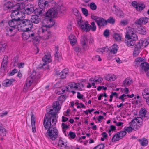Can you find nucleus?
I'll return each instance as SVG.
<instances>
[{"instance_id": "f257e3e1", "label": "nucleus", "mask_w": 149, "mask_h": 149, "mask_svg": "<svg viewBox=\"0 0 149 149\" xmlns=\"http://www.w3.org/2000/svg\"><path fill=\"white\" fill-rule=\"evenodd\" d=\"M56 122L54 124L52 122L43 121V125L46 130H47V136L52 140L56 139L58 135V131L56 128L54 127L56 124Z\"/></svg>"}, {"instance_id": "f03ea898", "label": "nucleus", "mask_w": 149, "mask_h": 149, "mask_svg": "<svg viewBox=\"0 0 149 149\" xmlns=\"http://www.w3.org/2000/svg\"><path fill=\"white\" fill-rule=\"evenodd\" d=\"M59 111L55 109L52 108L47 110V114H46L44 119V121L52 122L54 124L56 122L58 118L57 114Z\"/></svg>"}, {"instance_id": "7ed1b4c3", "label": "nucleus", "mask_w": 149, "mask_h": 149, "mask_svg": "<svg viewBox=\"0 0 149 149\" xmlns=\"http://www.w3.org/2000/svg\"><path fill=\"white\" fill-rule=\"evenodd\" d=\"M65 8L62 6H56L54 8L49 10L46 13V19L47 17H55L58 14H60L65 10Z\"/></svg>"}, {"instance_id": "20e7f679", "label": "nucleus", "mask_w": 149, "mask_h": 149, "mask_svg": "<svg viewBox=\"0 0 149 149\" xmlns=\"http://www.w3.org/2000/svg\"><path fill=\"white\" fill-rule=\"evenodd\" d=\"M20 23L18 27V30L22 31L29 30L32 26V22L28 19L19 20Z\"/></svg>"}, {"instance_id": "39448f33", "label": "nucleus", "mask_w": 149, "mask_h": 149, "mask_svg": "<svg viewBox=\"0 0 149 149\" xmlns=\"http://www.w3.org/2000/svg\"><path fill=\"white\" fill-rule=\"evenodd\" d=\"M77 24L79 28L82 31L88 32L91 29L93 31V27L88 23L87 21L83 20L81 18L77 20Z\"/></svg>"}, {"instance_id": "423d86ee", "label": "nucleus", "mask_w": 149, "mask_h": 149, "mask_svg": "<svg viewBox=\"0 0 149 149\" xmlns=\"http://www.w3.org/2000/svg\"><path fill=\"white\" fill-rule=\"evenodd\" d=\"M38 34L39 36L44 40L48 39L51 35L49 29H47L45 26H42L39 29Z\"/></svg>"}, {"instance_id": "0eeeda50", "label": "nucleus", "mask_w": 149, "mask_h": 149, "mask_svg": "<svg viewBox=\"0 0 149 149\" xmlns=\"http://www.w3.org/2000/svg\"><path fill=\"white\" fill-rule=\"evenodd\" d=\"M142 119L141 117H137L132 119L129 124L133 130H136L139 129L142 125Z\"/></svg>"}, {"instance_id": "6e6552de", "label": "nucleus", "mask_w": 149, "mask_h": 149, "mask_svg": "<svg viewBox=\"0 0 149 149\" xmlns=\"http://www.w3.org/2000/svg\"><path fill=\"white\" fill-rule=\"evenodd\" d=\"M10 15L12 18L19 21L23 18L25 16V14L18 9L12 10Z\"/></svg>"}, {"instance_id": "1a4fd4ad", "label": "nucleus", "mask_w": 149, "mask_h": 149, "mask_svg": "<svg viewBox=\"0 0 149 149\" xmlns=\"http://www.w3.org/2000/svg\"><path fill=\"white\" fill-rule=\"evenodd\" d=\"M83 86L82 84L76 83L74 82L70 83L69 84L68 86L66 87V91H70L71 90L74 89L81 90Z\"/></svg>"}, {"instance_id": "9d476101", "label": "nucleus", "mask_w": 149, "mask_h": 149, "mask_svg": "<svg viewBox=\"0 0 149 149\" xmlns=\"http://www.w3.org/2000/svg\"><path fill=\"white\" fill-rule=\"evenodd\" d=\"M126 38L136 40L137 39V36L134 29L130 28L127 32L125 36Z\"/></svg>"}, {"instance_id": "9b49d317", "label": "nucleus", "mask_w": 149, "mask_h": 149, "mask_svg": "<svg viewBox=\"0 0 149 149\" xmlns=\"http://www.w3.org/2000/svg\"><path fill=\"white\" fill-rule=\"evenodd\" d=\"M41 77V74L39 72L33 70L31 73L29 77L32 80H33V83H36L38 81V79Z\"/></svg>"}, {"instance_id": "f8f14e48", "label": "nucleus", "mask_w": 149, "mask_h": 149, "mask_svg": "<svg viewBox=\"0 0 149 149\" xmlns=\"http://www.w3.org/2000/svg\"><path fill=\"white\" fill-rule=\"evenodd\" d=\"M94 20L97 23L99 27L104 26L107 24V21L103 18L94 16Z\"/></svg>"}, {"instance_id": "ddd939ff", "label": "nucleus", "mask_w": 149, "mask_h": 149, "mask_svg": "<svg viewBox=\"0 0 149 149\" xmlns=\"http://www.w3.org/2000/svg\"><path fill=\"white\" fill-rule=\"evenodd\" d=\"M22 34V37L24 40H27L30 38H33L34 37L35 33L31 30H29L24 31Z\"/></svg>"}, {"instance_id": "4468645a", "label": "nucleus", "mask_w": 149, "mask_h": 149, "mask_svg": "<svg viewBox=\"0 0 149 149\" xmlns=\"http://www.w3.org/2000/svg\"><path fill=\"white\" fill-rule=\"evenodd\" d=\"M58 145L60 149H68L69 148L66 141L61 138L59 139Z\"/></svg>"}, {"instance_id": "2eb2a0df", "label": "nucleus", "mask_w": 149, "mask_h": 149, "mask_svg": "<svg viewBox=\"0 0 149 149\" xmlns=\"http://www.w3.org/2000/svg\"><path fill=\"white\" fill-rule=\"evenodd\" d=\"M17 31L14 27H6L5 28V32L7 36H11L15 34Z\"/></svg>"}, {"instance_id": "dca6fc26", "label": "nucleus", "mask_w": 149, "mask_h": 149, "mask_svg": "<svg viewBox=\"0 0 149 149\" xmlns=\"http://www.w3.org/2000/svg\"><path fill=\"white\" fill-rule=\"evenodd\" d=\"M20 23L19 21L12 18L8 22V24L11 27H14L15 29L18 30V27Z\"/></svg>"}, {"instance_id": "f3484780", "label": "nucleus", "mask_w": 149, "mask_h": 149, "mask_svg": "<svg viewBox=\"0 0 149 149\" xmlns=\"http://www.w3.org/2000/svg\"><path fill=\"white\" fill-rule=\"evenodd\" d=\"M87 43V37L84 36H82L80 40V44L84 50H86L88 49Z\"/></svg>"}, {"instance_id": "a211bd4d", "label": "nucleus", "mask_w": 149, "mask_h": 149, "mask_svg": "<svg viewBox=\"0 0 149 149\" xmlns=\"http://www.w3.org/2000/svg\"><path fill=\"white\" fill-rule=\"evenodd\" d=\"M8 61V57L7 56H4L2 61L1 67L0 70L1 71L4 72L5 71V69L6 68Z\"/></svg>"}, {"instance_id": "6ab92c4d", "label": "nucleus", "mask_w": 149, "mask_h": 149, "mask_svg": "<svg viewBox=\"0 0 149 149\" xmlns=\"http://www.w3.org/2000/svg\"><path fill=\"white\" fill-rule=\"evenodd\" d=\"M33 82V80H32V79L29 77L26 79V84L24 86V91L25 92H26L29 88Z\"/></svg>"}, {"instance_id": "aec40b11", "label": "nucleus", "mask_w": 149, "mask_h": 149, "mask_svg": "<svg viewBox=\"0 0 149 149\" xmlns=\"http://www.w3.org/2000/svg\"><path fill=\"white\" fill-rule=\"evenodd\" d=\"M138 42H139V41H136L134 40L128 39L127 41V44L128 47L132 48H134L137 47V44H138Z\"/></svg>"}, {"instance_id": "412c9836", "label": "nucleus", "mask_w": 149, "mask_h": 149, "mask_svg": "<svg viewBox=\"0 0 149 149\" xmlns=\"http://www.w3.org/2000/svg\"><path fill=\"white\" fill-rule=\"evenodd\" d=\"M148 21V19L147 17H144L139 18L136 20L135 22L136 24L141 25L146 24Z\"/></svg>"}, {"instance_id": "4be33fe9", "label": "nucleus", "mask_w": 149, "mask_h": 149, "mask_svg": "<svg viewBox=\"0 0 149 149\" xmlns=\"http://www.w3.org/2000/svg\"><path fill=\"white\" fill-rule=\"evenodd\" d=\"M47 19L45 20V22L46 23V24L45 26L47 28H50L53 26L55 24V22L51 18L49 17H47Z\"/></svg>"}, {"instance_id": "5701e85b", "label": "nucleus", "mask_w": 149, "mask_h": 149, "mask_svg": "<svg viewBox=\"0 0 149 149\" xmlns=\"http://www.w3.org/2000/svg\"><path fill=\"white\" fill-rule=\"evenodd\" d=\"M51 54L49 52L46 53L42 58L43 61L45 63H48L51 61Z\"/></svg>"}, {"instance_id": "b1692460", "label": "nucleus", "mask_w": 149, "mask_h": 149, "mask_svg": "<svg viewBox=\"0 0 149 149\" xmlns=\"http://www.w3.org/2000/svg\"><path fill=\"white\" fill-rule=\"evenodd\" d=\"M30 7H29V6H28L24 8L25 13L24 14H25L27 15L30 14L34 11L33 6L31 4H30Z\"/></svg>"}, {"instance_id": "393cba45", "label": "nucleus", "mask_w": 149, "mask_h": 149, "mask_svg": "<svg viewBox=\"0 0 149 149\" xmlns=\"http://www.w3.org/2000/svg\"><path fill=\"white\" fill-rule=\"evenodd\" d=\"M38 4L40 7L45 8L48 6V2L46 0H39Z\"/></svg>"}, {"instance_id": "a878e982", "label": "nucleus", "mask_w": 149, "mask_h": 149, "mask_svg": "<svg viewBox=\"0 0 149 149\" xmlns=\"http://www.w3.org/2000/svg\"><path fill=\"white\" fill-rule=\"evenodd\" d=\"M42 8L40 7L36 8L34 11L36 15H37L42 16L45 14V12Z\"/></svg>"}, {"instance_id": "bb28decb", "label": "nucleus", "mask_w": 149, "mask_h": 149, "mask_svg": "<svg viewBox=\"0 0 149 149\" xmlns=\"http://www.w3.org/2000/svg\"><path fill=\"white\" fill-rule=\"evenodd\" d=\"M118 49V47L117 45L114 44L113 45L110 47L109 48H108V51L110 52L113 54H116Z\"/></svg>"}, {"instance_id": "cd10ccee", "label": "nucleus", "mask_w": 149, "mask_h": 149, "mask_svg": "<svg viewBox=\"0 0 149 149\" xmlns=\"http://www.w3.org/2000/svg\"><path fill=\"white\" fill-rule=\"evenodd\" d=\"M68 38L70 44L72 46L74 45L77 42L76 37L74 35L70 34Z\"/></svg>"}, {"instance_id": "c85d7f7f", "label": "nucleus", "mask_w": 149, "mask_h": 149, "mask_svg": "<svg viewBox=\"0 0 149 149\" xmlns=\"http://www.w3.org/2000/svg\"><path fill=\"white\" fill-rule=\"evenodd\" d=\"M69 71L68 69L65 68L59 74L57 72H56V74L58 75H60V77L61 79H64L66 75L68 73Z\"/></svg>"}, {"instance_id": "c756f323", "label": "nucleus", "mask_w": 149, "mask_h": 149, "mask_svg": "<svg viewBox=\"0 0 149 149\" xmlns=\"http://www.w3.org/2000/svg\"><path fill=\"white\" fill-rule=\"evenodd\" d=\"M40 19L38 16L35 15H32L31 16V20L30 21L32 22V24L33 23L37 24L40 21Z\"/></svg>"}, {"instance_id": "7c9ffc66", "label": "nucleus", "mask_w": 149, "mask_h": 149, "mask_svg": "<svg viewBox=\"0 0 149 149\" xmlns=\"http://www.w3.org/2000/svg\"><path fill=\"white\" fill-rule=\"evenodd\" d=\"M36 120L34 115L32 114L31 116V124L32 127V131L33 132L36 131L35 127Z\"/></svg>"}, {"instance_id": "2f4dec72", "label": "nucleus", "mask_w": 149, "mask_h": 149, "mask_svg": "<svg viewBox=\"0 0 149 149\" xmlns=\"http://www.w3.org/2000/svg\"><path fill=\"white\" fill-rule=\"evenodd\" d=\"M138 43L141 47L142 46L146 47L149 43V40L141 39L138 42Z\"/></svg>"}, {"instance_id": "473e14b6", "label": "nucleus", "mask_w": 149, "mask_h": 149, "mask_svg": "<svg viewBox=\"0 0 149 149\" xmlns=\"http://www.w3.org/2000/svg\"><path fill=\"white\" fill-rule=\"evenodd\" d=\"M14 81V80L13 79H6L3 81V85L5 87L9 86Z\"/></svg>"}, {"instance_id": "72a5a7b5", "label": "nucleus", "mask_w": 149, "mask_h": 149, "mask_svg": "<svg viewBox=\"0 0 149 149\" xmlns=\"http://www.w3.org/2000/svg\"><path fill=\"white\" fill-rule=\"evenodd\" d=\"M13 7V3L10 1H8L4 4L3 9L5 10H10Z\"/></svg>"}, {"instance_id": "f704fd0d", "label": "nucleus", "mask_w": 149, "mask_h": 149, "mask_svg": "<svg viewBox=\"0 0 149 149\" xmlns=\"http://www.w3.org/2000/svg\"><path fill=\"white\" fill-rule=\"evenodd\" d=\"M140 68L145 72H146L149 69V64L146 62L143 61L140 65Z\"/></svg>"}, {"instance_id": "c9c22d12", "label": "nucleus", "mask_w": 149, "mask_h": 149, "mask_svg": "<svg viewBox=\"0 0 149 149\" xmlns=\"http://www.w3.org/2000/svg\"><path fill=\"white\" fill-rule=\"evenodd\" d=\"M141 47L138 44L137 47H135L133 52V54L134 56H136L139 54Z\"/></svg>"}, {"instance_id": "e433bc0d", "label": "nucleus", "mask_w": 149, "mask_h": 149, "mask_svg": "<svg viewBox=\"0 0 149 149\" xmlns=\"http://www.w3.org/2000/svg\"><path fill=\"white\" fill-rule=\"evenodd\" d=\"M104 78L107 81H112L116 79V77L114 74L112 75L107 74L104 77Z\"/></svg>"}, {"instance_id": "4c0bfd02", "label": "nucleus", "mask_w": 149, "mask_h": 149, "mask_svg": "<svg viewBox=\"0 0 149 149\" xmlns=\"http://www.w3.org/2000/svg\"><path fill=\"white\" fill-rule=\"evenodd\" d=\"M142 95L143 98L145 99L149 98V89L146 88L143 91Z\"/></svg>"}, {"instance_id": "58836bf2", "label": "nucleus", "mask_w": 149, "mask_h": 149, "mask_svg": "<svg viewBox=\"0 0 149 149\" xmlns=\"http://www.w3.org/2000/svg\"><path fill=\"white\" fill-rule=\"evenodd\" d=\"M137 30L138 33L140 34L145 35L146 34V29L143 26H141L140 27H138Z\"/></svg>"}, {"instance_id": "ea45409f", "label": "nucleus", "mask_w": 149, "mask_h": 149, "mask_svg": "<svg viewBox=\"0 0 149 149\" xmlns=\"http://www.w3.org/2000/svg\"><path fill=\"white\" fill-rule=\"evenodd\" d=\"M52 107L53 109H55L59 111L61 108V106L60 105L58 102L55 101L53 102V103Z\"/></svg>"}, {"instance_id": "a19ab883", "label": "nucleus", "mask_w": 149, "mask_h": 149, "mask_svg": "<svg viewBox=\"0 0 149 149\" xmlns=\"http://www.w3.org/2000/svg\"><path fill=\"white\" fill-rule=\"evenodd\" d=\"M143 61L140 57H137L135 60L134 64L136 67L138 66L139 65H140L141 63H143Z\"/></svg>"}, {"instance_id": "79ce46f5", "label": "nucleus", "mask_w": 149, "mask_h": 149, "mask_svg": "<svg viewBox=\"0 0 149 149\" xmlns=\"http://www.w3.org/2000/svg\"><path fill=\"white\" fill-rule=\"evenodd\" d=\"M132 81L131 80L128 78H126L124 81L122 86L127 87L130 85Z\"/></svg>"}, {"instance_id": "37998d69", "label": "nucleus", "mask_w": 149, "mask_h": 149, "mask_svg": "<svg viewBox=\"0 0 149 149\" xmlns=\"http://www.w3.org/2000/svg\"><path fill=\"white\" fill-rule=\"evenodd\" d=\"M108 51V47L107 46L98 49L96 51L100 54H104L106 51Z\"/></svg>"}, {"instance_id": "c03bdc74", "label": "nucleus", "mask_w": 149, "mask_h": 149, "mask_svg": "<svg viewBox=\"0 0 149 149\" xmlns=\"http://www.w3.org/2000/svg\"><path fill=\"white\" fill-rule=\"evenodd\" d=\"M72 13L78 18V19H81V16L79 12L76 8H73L72 9Z\"/></svg>"}, {"instance_id": "a18cd8bd", "label": "nucleus", "mask_w": 149, "mask_h": 149, "mask_svg": "<svg viewBox=\"0 0 149 149\" xmlns=\"http://www.w3.org/2000/svg\"><path fill=\"white\" fill-rule=\"evenodd\" d=\"M7 45L6 42L4 41H1L0 42V49L1 50L4 51Z\"/></svg>"}, {"instance_id": "49530a36", "label": "nucleus", "mask_w": 149, "mask_h": 149, "mask_svg": "<svg viewBox=\"0 0 149 149\" xmlns=\"http://www.w3.org/2000/svg\"><path fill=\"white\" fill-rule=\"evenodd\" d=\"M65 91L66 90L65 89H64L63 88H57L55 90V93L58 95H60L63 94Z\"/></svg>"}, {"instance_id": "de8ad7c7", "label": "nucleus", "mask_w": 149, "mask_h": 149, "mask_svg": "<svg viewBox=\"0 0 149 149\" xmlns=\"http://www.w3.org/2000/svg\"><path fill=\"white\" fill-rule=\"evenodd\" d=\"M140 144L143 146H146L148 144V141L145 138H143L142 139L139 140Z\"/></svg>"}, {"instance_id": "09e8293b", "label": "nucleus", "mask_w": 149, "mask_h": 149, "mask_svg": "<svg viewBox=\"0 0 149 149\" xmlns=\"http://www.w3.org/2000/svg\"><path fill=\"white\" fill-rule=\"evenodd\" d=\"M103 80V79L100 77V76H95L94 78V82H95L97 84H99L102 82Z\"/></svg>"}, {"instance_id": "8fccbe9b", "label": "nucleus", "mask_w": 149, "mask_h": 149, "mask_svg": "<svg viewBox=\"0 0 149 149\" xmlns=\"http://www.w3.org/2000/svg\"><path fill=\"white\" fill-rule=\"evenodd\" d=\"M115 13L119 17L123 18L124 17V14L123 12L120 9L116 10Z\"/></svg>"}, {"instance_id": "3c124183", "label": "nucleus", "mask_w": 149, "mask_h": 149, "mask_svg": "<svg viewBox=\"0 0 149 149\" xmlns=\"http://www.w3.org/2000/svg\"><path fill=\"white\" fill-rule=\"evenodd\" d=\"M76 136L75 133L72 131H70L69 132V134L68 135V138L70 139H73L75 138Z\"/></svg>"}, {"instance_id": "603ef678", "label": "nucleus", "mask_w": 149, "mask_h": 149, "mask_svg": "<svg viewBox=\"0 0 149 149\" xmlns=\"http://www.w3.org/2000/svg\"><path fill=\"white\" fill-rule=\"evenodd\" d=\"M33 42L34 45H36L39 43L40 41V38L38 36H35V33L34 37L33 38Z\"/></svg>"}, {"instance_id": "864d4df0", "label": "nucleus", "mask_w": 149, "mask_h": 149, "mask_svg": "<svg viewBox=\"0 0 149 149\" xmlns=\"http://www.w3.org/2000/svg\"><path fill=\"white\" fill-rule=\"evenodd\" d=\"M117 133V134L120 139L126 135V132L125 131H122L118 132Z\"/></svg>"}, {"instance_id": "5fc2aeb1", "label": "nucleus", "mask_w": 149, "mask_h": 149, "mask_svg": "<svg viewBox=\"0 0 149 149\" xmlns=\"http://www.w3.org/2000/svg\"><path fill=\"white\" fill-rule=\"evenodd\" d=\"M117 133V134L120 139L126 135V132L125 131H122L118 132Z\"/></svg>"}, {"instance_id": "6e6d98bb", "label": "nucleus", "mask_w": 149, "mask_h": 149, "mask_svg": "<svg viewBox=\"0 0 149 149\" xmlns=\"http://www.w3.org/2000/svg\"><path fill=\"white\" fill-rule=\"evenodd\" d=\"M145 7L143 4H138L136 9L137 11H141Z\"/></svg>"}, {"instance_id": "4d7b16f0", "label": "nucleus", "mask_w": 149, "mask_h": 149, "mask_svg": "<svg viewBox=\"0 0 149 149\" xmlns=\"http://www.w3.org/2000/svg\"><path fill=\"white\" fill-rule=\"evenodd\" d=\"M61 127L62 131L64 133H65L66 130L69 128V126L64 123H62Z\"/></svg>"}, {"instance_id": "13d9d810", "label": "nucleus", "mask_w": 149, "mask_h": 149, "mask_svg": "<svg viewBox=\"0 0 149 149\" xmlns=\"http://www.w3.org/2000/svg\"><path fill=\"white\" fill-rule=\"evenodd\" d=\"M128 23L127 19H123L120 21V25L121 26H125L127 25L128 24Z\"/></svg>"}, {"instance_id": "bf43d9fd", "label": "nucleus", "mask_w": 149, "mask_h": 149, "mask_svg": "<svg viewBox=\"0 0 149 149\" xmlns=\"http://www.w3.org/2000/svg\"><path fill=\"white\" fill-rule=\"evenodd\" d=\"M120 139L117 134L116 133L113 137L111 139V141L112 142H115L120 140Z\"/></svg>"}, {"instance_id": "052dcab7", "label": "nucleus", "mask_w": 149, "mask_h": 149, "mask_svg": "<svg viewBox=\"0 0 149 149\" xmlns=\"http://www.w3.org/2000/svg\"><path fill=\"white\" fill-rule=\"evenodd\" d=\"M6 129L3 127L0 130V135L2 136H6Z\"/></svg>"}, {"instance_id": "680f3d73", "label": "nucleus", "mask_w": 149, "mask_h": 149, "mask_svg": "<svg viewBox=\"0 0 149 149\" xmlns=\"http://www.w3.org/2000/svg\"><path fill=\"white\" fill-rule=\"evenodd\" d=\"M6 129L3 127L0 130V135L2 136H6Z\"/></svg>"}, {"instance_id": "e2e57ef3", "label": "nucleus", "mask_w": 149, "mask_h": 149, "mask_svg": "<svg viewBox=\"0 0 149 149\" xmlns=\"http://www.w3.org/2000/svg\"><path fill=\"white\" fill-rule=\"evenodd\" d=\"M127 95L123 94L121 96H120L118 97V98L120 99L122 102H123L125 101V99H127Z\"/></svg>"}, {"instance_id": "0e129e2a", "label": "nucleus", "mask_w": 149, "mask_h": 149, "mask_svg": "<svg viewBox=\"0 0 149 149\" xmlns=\"http://www.w3.org/2000/svg\"><path fill=\"white\" fill-rule=\"evenodd\" d=\"M113 37L116 41H119L121 40V37L119 34L115 33Z\"/></svg>"}, {"instance_id": "69168bd1", "label": "nucleus", "mask_w": 149, "mask_h": 149, "mask_svg": "<svg viewBox=\"0 0 149 149\" xmlns=\"http://www.w3.org/2000/svg\"><path fill=\"white\" fill-rule=\"evenodd\" d=\"M140 113L141 116L142 117L145 116L146 113V111L144 108L141 109L140 111Z\"/></svg>"}, {"instance_id": "338daca9", "label": "nucleus", "mask_w": 149, "mask_h": 149, "mask_svg": "<svg viewBox=\"0 0 149 149\" xmlns=\"http://www.w3.org/2000/svg\"><path fill=\"white\" fill-rule=\"evenodd\" d=\"M104 147V145L103 144H101L95 147L94 149H103Z\"/></svg>"}, {"instance_id": "774afa93", "label": "nucleus", "mask_w": 149, "mask_h": 149, "mask_svg": "<svg viewBox=\"0 0 149 149\" xmlns=\"http://www.w3.org/2000/svg\"><path fill=\"white\" fill-rule=\"evenodd\" d=\"M66 99V96L64 95H61L58 97V100L60 101L63 102Z\"/></svg>"}]
</instances>
